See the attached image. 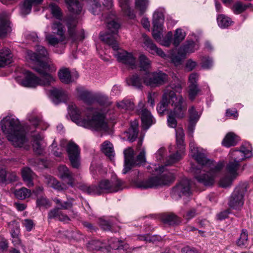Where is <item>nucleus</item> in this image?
Instances as JSON below:
<instances>
[{
  "mask_svg": "<svg viewBox=\"0 0 253 253\" xmlns=\"http://www.w3.org/2000/svg\"><path fill=\"white\" fill-rule=\"evenodd\" d=\"M90 172L94 178L102 173V166L100 164L92 163L90 167Z\"/></svg>",
  "mask_w": 253,
  "mask_h": 253,
  "instance_id": "3c124183",
  "label": "nucleus"
},
{
  "mask_svg": "<svg viewBox=\"0 0 253 253\" xmlns=\"http://www.w3.org/2000/svg\"><path fill=\"white\" fill-rule=\"evenodd\" d=\"M248 233L246 229H242L237 244L240 247H245L248 245Z\"/></svg>",
  "mask_w": 253,
  "mask_h": 253,
  "instance_id": "a18cd8bd",
  "label": "nucleus"
},
{
  "mask_svg": "<svg viewBox=\"0 0 253 253\" xmlns=\"http://www.w3.org/2000/svg\"><path fill=\"white\" fill-rule=\"evenodd\" d=\"M156 237L151 236L149 234L139 235L138 239L140 241H144L146 242H153L155 241Z\"/></svg>",
  "mask_w": 253,
  "mask_h": 253,
  "instance_id": "338daca9",
  "label": "nucleus"
},
{
  "mask_svg": "<svg viewBox=\"0 0 253 253\" xmlns=\"http://www.w3.org/2000/svg\"><path fill=\"white\" fill-rule=\"evenodd\" d=\"M138 123L135 121L131 123V126L128 131L126 132L127 139L131 142L134 141L137 137L138 133Z\"/></svg>",
  "mask_w": 253,
  "mask_h": 253,
  "instance_id": "473e14b6",
  "label": "nucleus"
},
{
  "mask_svg": "<svg viewBox=\"0 0 253 253\" xmlns=\"http://www.w3.org/2000/svg\"><path fill=\"white\" fill-rule=\"evenodd\" d=\"M218 26L221 28H226L231 25L233 21L231 18L223 14H219L217 17Z\"/></svg>",
  "mask_w": 253,
  "mask_h": 253,
  "instance_id": "37998d69",
  "label": "nucleus"
},
{
  "mask_svg": "<svg viewBox=\"0 0 253 253\" xmlns=\"http://www.w3.org/2000/svg\"><path fill=\"white\" fill-rule=\"evenodd\" d=\"M124 182L118 178H113L111 180L102 179L100 180L97 186L83 185L81 189L88 194L95 195L103 193L116 192L124 188Z\"/></svg>",
  "mask_w": 253,
  "mask_h": 253,
  "instance_id": "6e6552de",
  "label": "nucleus"
},
{
  "mask_svg": "<svg viewBox=\"0 0 253 253\" xmlns=\"http://www.w3.org/2000/svg\"><path fill=\"white\" fill-rule=\"evenodd\" d=\"M149 4V0H134L135 9L140 16L146 11Z\"/></svg>",
  "mask_w": 253,
  "mask_h": 253,
  "instance_id": "e433bc0d",
  "label": "nucleus"
},
{
  "mask_svg": "<svg viewBox=\"0 0 253 253\" xmlns=\"http://www.w3.org/2000/svg\"><path fill=\"white\" fill-rule=\"evenodd\" d=\"M238 141V137L233 132L228 133L223 139L222 144L226 147L235 145Z\"/></svg>",
  "mask_w": 253,
  "mask_h": 253,
  "instance_id": "ea45409f",
  "label": "nucleus"
},
{
  "mask_svg": "<svg viewBox=\"0 0 253 253\" xmlns=\"http://www.w3.org/2000/svg\"><path fill=\"white\" fill-rule=\"evenodd\" d=\"M188 130L189 135L191 138L189 142L190 155L200 166V169L192 168V171L195 179L199 183L206 186H211L215 183L224 164L223 162H216L208 159L205 154L204 149L197 146L192 137L195 126L201 113H199L193 106H191L188 110Z\"/></svg>",
  "mask_w": 253,
  "mask_h": 253,
  "instance_id": "f257e3e1",
  "label": "nucleus"
},
{
  "mask_svg": "<svg viewBox=\"0 0 253 253\" xmlns=\"http://www.w3.org/2000/svg\"><path fill=\"white\" fill-rule=\"evenodd\" d=\"M170 104L176 115L182 117L183 111L186 110V103L181 95H176L173 91L167 88L163 95L161 102L158 105L157 110L159 114H163Z\"/></svg>",
  "mask_w": 253,
  "mask_h": 253,
  "instance_id": "423d86ee",
  "label": "nucleus"
},
{
  "mask_svg": "<svg viewBox=\"0 0 253 253\" xmlns=\"http://www.w3.org/2000/svg\"><path fill=\"white\" fill-rule=\"evenodd\" d=\"M58 176L63 180L67 181V184L73 187L74 185V178L73 173L65 165H61L58 167Z\"/></svg>",
  "mask_w": 253,
  "mask_h": 253,
  "instance_id": "412c9836",
  "label": "nucleus"
},
{
  "mask_svg": "<svg viewBox=\"0 0 253 253\" xmlns=\"http://www.w3.org/2000/svg\"><path fill=\"white\" fill-rule=\"evenodd\" d=\"M14 195L16 198L19 200H24L29 198L31 195V190L25 187H22L16 189L14 192Z\"/></svg>",
  "mask_w": 253,
  "mask_h": 253,
  "instance_id": "c03bdc74",
  "label": "nucleus"
},
{
  "mask_svg": "<svg viewBox=\"0 0 253 253\" xmlns=\"http://www.w3.org/2000/svg\"><path fill=\"white\" fill-rule=\"evenodd\" d=\"M21 174L24 181L26 185L31 187L34 185L33 179L35 176L33 172L28 168H24L21 170Z\"/></svg>",
  "mask_w": 253,
  "mask_h": 253,
  "instance_id": "c85d7f7f",
  "label": "nucleus"
},
{
  "mask_svg": "<svg viewBox=\"0 0 253 253\" xmlns=\"http://www.w3.org/2000/svg\"><path fill=\"white\" fill-rule=\"evenodd\" d=\"M68 114L72 121L79 126L95 131H106L108 129L104 116L96 109L89 107L81 111L72 103L68 107Z\"/></svg>",
  "mask_w": 253,
  "mask_h": 253,
  "instance_id": "20e7f679",
  "label": "nucleus"
},
{
  "mask_svg": "<svg viewBox=\"0 0 253 253\" xmlns=\"http://www.w3.org/2000/svg\"><path fill=\"white\" fill-rule=\"evenodd\" d=\"M236 178H233L232 175L227 174L226 176L221 178L219 182L220 186L223 188H227L230 187L233 183V181Z\"/></svg>",
  "mask_w": 253,
  "mask_h": 253,
  "instance_id": "09e8293b",
  "label": "nucleus"
},
{
  "mask_svg": "<svg viewBox=\"0 0 253 253\" xmlns=\"http://www.w3.org/2000/svg\"><path fill=\"white\" fill-rule=\"evenodd\" d=\"M44 182L49 187L57 191H60L67 189V187L64 184L61 183L55 177L49 175L44 176Z\"/></svg>",
  "mask_w": 253,
  "mask_h": 253,
  "instance_id": "bb28decb",
  "label": "nucleus"
},
{
  "mask_svg": "<svg viewBox=\"0 0 253 253\" xmlns=\"http://www.w3.org/2000/svg\"><path fill=\"white\" fill-rule=\"evenodd\" d=\"M162 221L169 225L178 224L180 220L179 218L173 213L165 214L162 217Z\"/></svg>",
  "mask_w": 253,
  "mask_h": 253,
  "instance_id": "79ce46f5",
  "label": "nucleus"
},
{
  "mask_svg": "<svg viewBox=\"0 0 253 253\" xmlns=\"http://www.w3.org/2000/svg\"><path fill=\"white\" fill-rule=\"evenodd\" d=\"M200 90L198 85H189L188 96L191 100H193Z\"/></svg>",
  "mask_w": 253,
  "mask_h": 253,
  "instance_id": "4d7b16f0",
  "label": "nucleus"
},
{
  "mask_svg": "<svg viewBox=\"0 0 253 253\" xmlns=\"http://www.w3.org/2000/svg\"><path fill=\"white\" fill-rule=\"evenodd\" d=\"M31 68L39 74L41 78H39V85L50 86L54 84L56 78L53 73L56 70L54 64H33Z\"/></svg>",
  "mask_w": 253,
  "mask_h": 253,
  "instance_id": "9b49d317",
  "label": "nucleus"
},
{
  "mask_svg": "<svg viewBox=\"0 0 253 253\" xmlns=\"http://www.w3.org/2000/svg\"><path fill=\"white\" fill-rule=\"evenodd\" d=\"M69 10L74 13L80 14L82 10V5L79 0H65Z\"/></svg>",
  "mask_w": 253,
  "mask_h": 253,
  "instance_id": "58836bf2",
  "label": "nucleus"
},
{
  "mask_svg": "<svg viewBox=\"0 0 253 253\" xmlns=\"http://www.w3.org/2000/svg\"><path fill=\"white\" fill-rule=\"evenodd\" d=\"M122 241L117 238H112L106 243V246L108 249L106 252H109L111 249L117 250H126L128 248V245H122Z\"/></svg>",
  "mask_w": 253,
  "mask_h": 253,
  "instance_id": "cd10ccee",
  "label": "nucleus"
},
{
  "mask_svg": "<svg viewBox=\"0 0 253 253\" xmlns=\"http://www.w3.org/2000/svg\"><path fill=\"white\" fill-rule=\"evenodd\" d=\"M8 20V15L6 12H2L0 15V38L5 36L10 30Z\"/></svg>",
  "mask_w": 253,
  "mask_h": 253,
  "instance_id": "a878e982",
  "label": "nucleus"
},
{
  "mask_svg": "<svg viewBox=\"0 0 253 253\" xmlns=\"http://www.w3.org/2000/svg\"><path fill=\"white\" fill-rule=\"evenodd\" d=\"M125 162L124 169L122 171L123 174H126L131 168L136 166L134 162V153L131 147H128L124 151Z\"/></svg>",
  "mask_w": 253,
  "mask_h": 253,
  "instance_id": "aec40b11",
  "label": "nucleus"
},
{
  "mask_svg": "<svg viewBox=\"0 0 253 253\" xmlns=\"http://www.w3.org/2000/svg\"><path fill=\"white\" fill-rule=\"evenodd\" d=\"M50 11L54 17L60 20L62 18V12L60 7L56 4L52 3L49 5Z\"/></svg>",
  "mask_w": 253,
  "mask_h": 253,
  "instance_id": "8fccbe9b",
  "label": "nucleus"
},
{
  "mask_svg": "<svg viewBox=\"0 0 253 253\" xmlns=\"http://www.w3.org/2000/svg\"><path fill=\"white\" fill-rule=\"evenodd\" d=\"M252 156V149L249 145L246 147L243 146L240 150H231L228 155L229 162L225 167L226 174L237 178L239 175L238 170L241 162Z\"/></svg>",
  "mask_w": 253,
  "mask_h": 253,
  "instance_id": "0eeeda50",
  "label": "nucleus"
},
{
  "mask_svg": "<svg viewBox=\"0 0 253 253\" xmlns=\"http://www.w3.org/2000/svg\"><path fill=\"white\" fill-rule=\"evenodd\" d=\"M101 150L111 160L114 158L115 153L113 146L109 141H104L101 145Z\"/></svg>",
  "mask_w": 253,
  "mask_h": 253,
  "instance_id": "4c0bfd02",
  "label": "nucleus"
},
{
  "mask_svg": "<svg viewBox=\"0 0 253 253\" xmlns=\"http://www.w3.org/2000/svg\"><path fill=\"white\" fill-rule=\"evenodd\" d=\"M246 191V183H242L237 186L229 198V207L236 210H241L244 203V197Z\"/></svg>",
  "mask_w": 253,
  "mask_h": 253,
  "instance_id": "ddd939ff",
  "label": "nucleus"
},
{
  "mask_svg": "<svg viewBox=\"0 0 253 253\" xmlns=\"http://www.w3.org/2000/svg\"><path fill=\"white\" fill-rule=\"evenodd\" d=\"M164 9H157L153 14V26L156 27H163L164 22Z\"/></svg>",
  "mask_w": 253,
  "mask_h": 253,
  "instance_id": "c756f323",
  "label": "nucleus"
},
{
  "mask_svg": "<svg viewBox=\"0 0 253 253\" xmlns=\"http://www.w3.org/2000/svg\"><path fill=\"white\" fill-rule=\"evenodd\" d=\"M185 37V33L181 29H177L175 30L173 40V44L177 46L179 43L184 40Z\"/></svg>",
  "mask_w": 253,
  "mask_h": 253,
  "instance_id": "de8ad7c7",
  "label": "nucleus"
},
{
  "mask_svg": "<svg viewBox=\"0 0 253 253\" xmlns=\"http://www.w3.org/2000/svg\"><path fill=\"white\" fill-rule=\"evenodd\" d=\"M60 211V210L57 208L50 210L48 214V219H55L59 220Z\"/></svg>",
  "mask_w": 253,
  "mask_h": 253,
  "instance_id": "680f3d73",
  "label": "nucleus"
},
{
  "mask_svg": "<svg viewBox=\"0 0 253 253\" xmlns=\"http://www.w3.org/2000/svg\"><path fill=\"white\" fill-rule=\"evenodd\" d=\"M199 48L197 42L187 41L178 49L177 53L172 54L171 59L173 63L182 62L186 57L187 54L194 52Z\"/></svg>",
  "mask_w": 253,
  "mask_h": 253,
  "instance_id": "f8f14e48",
  "label": "nucleus"
},
{
  "mask_svg": "<svg viewBox=\"0 0 253 253\" xmlns=\"http://www.w3.org/2000/svg\"><path fill=\"white\" fill-rule=\"evenodd\" d=\"M191 193L190 187V181L183 179L173 189V196L181 197L188 196Z\"/></svg>",
  "mask_w": 253,
  "mask_h": 253,
  "instance_id": "a211bd4d",
  "label": "nucleus"
},
{
  "mask_svg": "<svg viewBox=\"0 0 253 253\" xmlns=\"http://www.w3.org/2000/svg\"><path fill=\"white\" fill-rule=\"evenodd\" d=\"M176 152L175 154L170 155L165 162V166L151 165L148 168L151 169L150 172H155L158 176H153L147 180L139 181L136 185L141 189L155 188L159 186L167 185L173 179L172 173L167 171L165 166H171L180 160L185 153V144L184 143V134L182 128H177L175 129Z\"/></svg>",
  "mask_w": 253,
  "mask_h": 253,
  "instance_id": "f03ea898",
  "label": "nucleus"
},
{
  "mask_svg": "<svg viewBox=\"0 0 253 253\" xmlns=\"http://www.w3.org/2000/svg\"><path fill=\"white\" fill-rule=\"evenodd\" d=\"M22 77H17L15 79L22 86L27 87H35L39 85V77L26 70H22Z\"/></svg>",
  "mask_w": 253,
  "mask_h": 253,
  "instance_id": "dca6fc26",
  "label": "nucleus"
},
{
  "mask_svg": "<svg viewBox=\"0 0 253 253\" xmlns=\"http://www.w3.org/2000/svg\"><path fill=\"white\" fill-rule=\"evenodd\" d=\"M145 161V151L143 149L140 154L137 156L136 160L134 159V164H135L136 166H140L144 164Z\"/></svg>",
  "mask_w": 253,
  "mask_h": 253,
  "instance_id": "13d9d810",
  "label": "nucleus"
},
{
  "mask_svg": "<svg viewBox=\"0 0 253 253\" xmlns=\"http://www.w3.org/2000/svg\"><path fill=\"white\" fill-rule=\"evenodd\" d=\"M133 69L137 64H127ZM140 71L144 72V84L151 87H159L168 81V76L162 71L151 72L150 64H138Z\"/></svg>",
  "mask_w": 253,
  "mask_h": 253,
  "instance_id": "1a4fd4ad",
  "label": "nucleus"
},
{
  "mask_svg": "<svg viewBox=\"0 0 253 253\" xmlns=\"http://www.w3.org/2000/svg\"><path fill=\"white\" fill-rule=\"evenodd\" d=\"M36 50V53L28 51L27 58L32 61L37 62L39 63H48L52 62L49 53L44 47L42 45H37Z\"/></svg>",
  "mask_w": 253,
  "mask_h": 253,
  "instance_id": "2eb2a0df",
  "label": "nucleus"
},
{
  "mask_svg": "<svg viewBox=\"0 0 253 253\" xmlns=\"http://www.w3.org/2000/svg\"><path fill=\"white\" fill-rule=\"evenodd\" d=\"M124 15L130 19H134L136 18L137 11L132 8L130 5L122 10Z\"/></svg>",
  "mask_w": 253,
  "mask_h": 253,
  "instance_id": "864d4df0",
  "label": "nucleus"
},
{
  "mask_svg": "<svg viewBox=\"0 0 253 253\" xmlns=\"http://www.w3.org/2000/svg\"><path fill=\"white\" fill-rule=\"evenodd\" d=\"M138 107L140 108L138 112L141 116L142 126L143 129L147 130L152 124L155 123V120L150 111L144 108V103L142 101H140Z\"/></svg>",
  "mask_w": 253,
  "mask_h": 253,
  "instance_id": "f3484780",
  "label": "nucleus"
},
{
  "mask_svg": "<svg viewBox=\"0 0 253 253\" xmlns=\"http://www.w3.org/2000/svg\"><path fill=\"white\" fill-rule=\"evenodd\" d=\"M27 118L28 121L36 127L41 123V121L38 116L35 113H31L28 114Z\"/></svg>",
  "mask_w": 253,
  "mask_h": 253,
  "instance_id": "5fc2aeb1",
  "label": "nucleus"
},
{
  "mask_svg": "<svg viewBox=\"0 0 253 253\" xmlns=\"http://www.w3.org/2000/svg\"><path fill=\"white\" fill-rule=\"evenodd\" d=\"M37 204L38 206L43 207L45 208H48L51 206L49 201L44 197L38 198L37 200Z\"/></svg>",
  "mask_w": 253,
  "mask_h": 253,
  "instance_id": "052dcab7",
  "label": "nucleus"
},
{
  "mask_svg": "<svg viewBox=\"0 0 253 253\" xmlns=\"http://www.w3.org/2000/svg\"><path fill=\"white\" fill-rule=\"evenodd\" d=\"M172 37V33L169 32L163 39H161V41H159V42L163 46L169 47L171 44Z\"/></svg>",
  "mask_w": 253,
  "mask_h": 253,
  "instance_id": "6e6d98bb",
  "label": "nucleus"
},
{
  "mask_svg": "<svg viewBox=\"0 0 253 253\" xmlns=\"http://www.w3.org/2000/svg\"><path fill=\"white\" fill-rule=\"evenodd\" d=\"M140 72V74H133L126 79V83L128 85H131L138 89H142L143 84H144V72Z\"/></svg>",
  "mask_w": 253,
  "mask_h": 253,
  "instance_id": "393cba45",
  "label": "nucleus"
},
{
  "mask_svg": "<svg viewBox=\"0 0 253 253\" xmlns=\"http://www.w3.org/2000/svg\"><path fill=\"white\" fill-rule=\"evenodd\" d=\"M52 154L56 157H61L62 155V151L57 147V143L54 141L50 146Z\"/></svg>",
  "mask_w": 253,
  "mask_h": 253,
  "instance_id": "e2e57ef3",
  "label": "nucleus"
},
{
  "mask_svg": "<svg viewBox=\"0 0 253 253\" xmlns=\"http://www.w3.org/2000/svg\"><path fill=\"white\" fill-rule=\"evenodd\" d=\"M186 110L183 111V115L182 117L177 116L174 112V110H171L168 114L167 118V123L169 127L171 128H175L177 126V121L175 118H182L185 116Z\"/></svg>",
  "mask_w": 253,
  "mask_h": 253,
  "instance_id": "a19ab883",
  "label": "nucleus"
},
{
  "mask_svg": "<svg viewBox=\"0 0 253 253\" xmlns=\"http://www.w3.org/2000/svg\"><path fill=\"white\" fill-rule=\"evenodd\" d=\"M244 4L241 1L236 2L232 6L231 9L235 14H239L245 11Z\"/></svg>",
  "mask_w": 253,
  "mask_h": 253,
  "instance_id": "603ef678",
  "label": "nucleus"
},
{
  "mask_svg": "<svg viewBox=\"0 0 253 253\" xmlns=\"http://www.w3.org/2000/svg\"><path fill=\"white\" fill-rule=\"evenodd\" d=\"M169 87L172 89V90L174 93L175 92H177L180 93L182 89L181 84V82L179 81H177L176 82L173 83L171 82L169 84Z\"/></svg>",
  "mask_w": 253,
  "mask_h": 253,
  "instance_id": "69168bd1",
  "label": "nucleus"
},
{
  "mask_svg": "<svg viewBox=\"0 0 253 253\" xmlns=\"http://www.w3.org/2000/svg\"><path fill=\"white\" fill-rule=\"evenodd\" d=\"M66 151L72 167L79 169L81 166V150L76 143L69 141L66 145Z\"/></svg>",
  "mask_w": 253,
  "mask_h": 253,
  "instance_id": "4468645a",
  "label": "nucleus"
},
{
  "mask_svg": "<svg viewBox=\"0 0 253 253\" xmlns=\"http://www.w3.org/2000/svg\"><path fill=\"white\" fill-rule=\"evenodd\" d=\"M144 40V44L147 49L152 54H156L161 57H164L165 54L163 50L158 48L153 42L152 40L146 34L142 35Z\"/></svg>",
  "mask_w": 253,
  "mask_h": 253,
  "instance_id": "4be33fe9",
  "label": "nucleus"
},
{
  "mask_svg": "<svg viewBox=\"0 0 253 253\" xmlns=\"http://www.w3.org/2000/svg\"><path fill=\"white\" fill-rule=\"evenodd\" d=\"M116 18V15L112 12L102 15L101 20L104 21L106 24L108 31L105 33H101L100 39L111 46L115 51L114 55L118 62H122L123 63H134L136 58L132 53L120 48L118 46L117 41L118 37V30L120 25L115 21Z\"/></svg>",
  "mask_w": 253,
  "mask_h": 253,
  "instance_id": "7ed1b4c3",
  "label": "nucleus"
},
{
  "mask_svg": "<svg viewBox=\"0 0 253 253\" xmlns=\"http://www.w3.org/2000/svg\"><path fill=\"white\" fill-rule=\"evenodd\" d=\"M117 107L122 111H132L135 108L133 101L128 98H125L121 101L117 103Z\"/></svg>",
  "mask_w": 253,
  "mask_h": 253,
  "instance_id": "c9c22d12",
  "label": "nucleus"
},
{
  "mask_svg": "<svg viewBox=\"0 0 253 253\" xmlns=\"http://www.w3.org/2000/svg\"><path fill=\"white\" fill-rule=\"evenodd\" d=\"M198 75L196 73H192L189 77V85H197V82L198 80Z\"/></svg>",
  "mask_w": 253,
  "mask_h": 253,
  "instance_id": "774afa93",
  "label": "nucleus"
},
{
  "mask_svg": "<svg viewBox=\"0 0 253 253\" xmlns=\"http://www.w3.org/2000/svg\"><path fill=\"white\" fill-rule=\"evenodd\" d=\"M58 77L62 83L68 84L76 80L78 75L76 73H71L67 68H62L58 72Z\"/></svg>",
  "mask_w": 253,
  "mask_h": 253,
  "instance_id": "5701e85b",
  "label": "nucleus"
},
{
  "mask_svg": "<svg viewBox=\"0 0 253 253\" xmlns=\"http://www.w3.org/2000/svg\"><path fill=\"white\" fill-rule=\"evenodd\" d=\"M45 39L48 44L53 46H55L59 43L67 40L66 39H61V37L57 38L55 35L51 34H47L45 36Z\"/></svg>",
  "mask_w": 253,
  "mask_h": 253,
  "instance_id": "49530a36",
  "label": "nucleus"
},
{
  "mask_svg": "<svg viewBox=\"0 0 253 253\" xmlns=\"http://www.w3.org/2000/svg\"><path fill=\"white\" fill-rule=\"evenodd\" d=\"M32 145L34 152L38 155L43 153L46 146L43 141V136L41 133H34L32 135Z\"/></svg>",
  "mask_w": 253,
  "mask_h": 253,
  "instance_id": "6ab92c4d",
  "label": "nucleus"
},
{
  "mask_svg": "<svg viewBox=\"0 0 253 253\" xmlns=\"http://www.w3.org/2000/svg\"><path fill=\"white\" fill-rule=\"evenodd\" d=\"M50 95L52 101L56 104L66 101L68 99L67 92L62 89L53 88L50 90Z\"/></svg>",
  "mask_w": 253,
  "mask_h": 253,
  "instance_id": "b1692460",
  "label": "nucleus"
},
{
  "mask_svg": "<svg viewBox=\"0 0 253 253\" xmlns=\"http://www.w3.org/2000/svg\"><path fill=\"white\" fill-rule=\"evenodd\" d=\"M88 250L92 251L103 250L105 251H108V249L106 246V242H101L99 240H92L87 244Z\"/></svg>",
  "mask_w": 253,
  "mask_h": 253,
  "instance_id": "f704fd0d",
  "label": "nucleus"
},
{
  "mask_svg": "<svg viewBox=\"0 0 253 253\" xmlns=\"http://www.w3.org/2000/svg\"><path fill=\"white\" fill-rule=\"evenodd\" d=\"M77 19L70 18L68 20L66 25L68 28L67 34L66 35V30L64 25L60 22H55L51 25V30L53 34L61 37V39L74 41L77 39Z\"/></svg>",
  "mask_w": 253,
  "mask_h": 253,
  "instance_id": "9d476101",
  "label": "nucleus"
},
{
  "mask_svg": "<svg viewBox=\"0 0 253 253\" xmlns=\"http://www.w3.org/2000/svg\"><path fill=\"white\" fill-rule=\"evenodd\" d=\"M13 56L8 48L0 50V63H12L14 62Z\"/></svg>",
  "mask_w": 253,
  "mask_h": 253,
  "instance_id": "7c9ffc66",
  "label": "nucleus"
},
{
  "mask_svg": "<svg viewBox=\"0 0 253 253\" xmlns=\"http://www.w3.org/2000/svg\"><path fill=\"white\" fill-rule=\"evenodd\" d=\"M78 95L80 99L87 104H91L93 102L91 93L83 87H78L76 89Z\"/></svg>",
  "mask_w": 253,
  "mask_h": 253,
  "instance_id": "2f4dec72",
  "label": "nucleus"
},
{
  "mask_svg": "<svg viewBox=\"0 0 253 253\" xmlns=\"http://www.w3.org/2000/svg\"><path fill=\"white\" fill-rule=\"evenodd\" d=\"M0 126L7 140L14 147L28 149L29 146L25 133L22 128L19 120L15 116H5L1 120Z\"/></svg>",
  "mask_w": 253,
  "mask_h": 253,
  "instance_id": "39448f33",
  "label": "nucleus"
},
{
  "mask_svg": "<svg viewBox=\"0 0 253 253\" xmlns=\"http://www.w3.org/2000/svg\"><path fill=\"white\" fill-rule=\"evenodd\" d=\"M163 27H156L155 26H153V37L154 39L159 42V41H161V36L162 35Z\"/></svg>",
  "mask_w": 253,
  "mask_h": 253,
  "instance_id": "bf43d9fd",
  "label": "nucleus"
},
{
  "mask_svg": "<svg viewBox=\"0 0 253 253\" xmlns=\"http://www.w3.org/2000/svg\"><path fill=\"white\" fill-rule=\"evenodd\" d=\"M67 200L63 202L61 200L58 198H54L53 201L58 207V209L60 210H68L72 208L74 201V199L67 197Z\"/></svg>",
  "mask_w": 253,
  "mask_h": 253,
  "instance_id": "72a5a7b5",
  "label": "nucleus"
},
{
  "mask_svg": "<svg viewBox=\"0 0 253 253\" xmlns=\"http://www.w3.org/2000/svg\"><path fill=\"white\" fill-rule=\"evenodd\" d=\"M22 225L25 228L27 231H31L34 226V223L32 220L25 219L22 221Z\"/></svg>",
  "mask_w": 253,
  "mask_h": 253,
  "instance_id": "0e129e2a",
  "label": "nucleus"
}]
</instances>
